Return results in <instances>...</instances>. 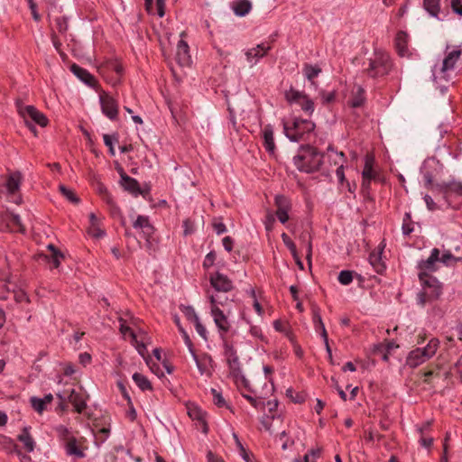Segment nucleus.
Masks as SVG:
<instances>
[{"instance_id": "a211bd4d", "label": "nucleus", "mask_w": 462, "mask_h": 462, "mask_svg": "<svg viewBox=\"0 0 462 462\" xmlns=\"http://www.w3.org/2000/svg\"><path fill=\"white\" fill-rule=\"evenodd\" d=\"M121 180L120 183L125 190L137 197L138 195L144 196V192L140 189L138 181L128 176L123 171L120 172Z\"/></svg>"}, {"instance_id": "7c9ffc66", "label": "nucleus", "mask_w": 462, "mask_h": 462, "mask_svg": "<svg viewBox=\"0 0 462 462\" xmlns=\"http://www.w3.org/2000/svg\"><path fill=\"white\" fill-rule=\"evenodd\" d=\"M313 323H314V327H315V329L316 331H320V335L323 338L324 341H327V330L325 328V325L322 321V319H321V316L319 314V311L318 309H314L313 310Z\"/></svg>"}, {"instance_id": "0e129e2a", "label": "nucleus", "mask_w": 462, "mask_h": 462, "mask_svg": "<svg viewBox=\"0 0 462 462\" xmlns=\"http://www.w3.org/2000/svg\"><path fill=\"white\" fill-rule=\"evenodd\" d=\"M103 140L105 144L109 148V152L112 155H115V149L113 147L112 137L109 134H104Z\"/></svg>"}, {"instance_id": "423d86ee", "label": "nucleus", "mask_w": 462, "mask_h": 462, "mask_svg": "<svg viewBox=\"0 0 462 462\" xmlns=\"http://www.w3.org/2000/svg\"><path fill=\"white\" fill-rule=\"evenodd\" d=\"M439 346V339L432 337L426 346L411 351L407 356L406 364L411 367H417L431 358L436 354Z\"/></svg>"}, {"instance_id": "603ef678", "label": "nucleus", "mask_w": 462, "mask_h": 462, "mask_svg": "<svg viewBox=\"0 0 462 462\" xmlns=\"http://www.w3.org/2000/svg\"><path fill=\"white\" fill-rule=\"evenodd\" d=\"M194 326H195V328H196V331L197 333L205 340L208 339V337H207V329L206 328L201 324L200 320H197L194 322Z\"/></svg>"}, {"instance_id": "a878e982", "label": "nucleus", "mask_w": 462, "mask_h": 462, "mask_svg": "<svg viewBox=\"0 0 462 462\" xmlns=\"http://www.w3.org/2000/svg\"><path fill=\"white\" fill-rule=\"evenodd\" d=\"M232 9L237 16H245L251 11L252 4L248 0H237L233 3Z\"/></svg>"}, {"instance_id": "39448f33", "label": "nucleus", "mask_w": 462, "mask_h": 462, "mask_svg": "<svg viewBox=\"0 0 462 462\" xmlns=\"http://www.w3.org/2000/svg\"><path fill=\"white\" fill-rule=\"evenodd\" d=\"M315 124L307 119L294 118L291 123L283 122V132L291 142H300L314 130Z\"/></svg>"}, {"instance_id": "4c0bfd02", "label": "nucleus", "mask_w": 462, "mask_h": 462, "mask_svg": "<svg viewBox=\"0 0 462 462\" xmlns=\"http://www.w3.org/2000/svg\"><path fill=\"white\" fill-rule=\"evenodd\" d=\"M337 279L342 285H348L353 281V272L347 270L341 271Z\"/></svg>"}, {"instance_id": "13d9d810", "label": "nucleus", "mask_w": 462, "mask_h": 462, "mask_svg": "<svg viewBox=\"0 0 462 462\" xmlns=\"http://www.w3.org/2000/svg\"><path fill=\"white\" fill-rule=\"evenodd\" d=\"M451 8L454 13L462 15V3L461 0H451Z\"/></svg>"}, {"instance_id": "2eb2a0df", "label": "nucleus", "mask_w": 462, "mask_h": 462, "mask_svg": "<svg viewBox=\"0 0 462 462\" xmlns=\"http://www.w3.org/2000/svg\"><path fill=\"white\" fill-rule=\"evenodd\" d=\"M57 395L62 402L68 400L72 403L79 413H81L86 408V401L84 397L74 389H71L67 396L61 393H58Z\"/></svg>"}, {"instance_id": "c03bdc74", "label": "nucleus", "mask_w": 462, "mask_h": 462, "mask_svg": "<svg viewBox=\"0 0 462 462\" xmlns=\"http://www.w3.org/2000/svg\"><path fill=\"white\" fill-rule=\"evenodd\" d=\"M31 404H32V408L39 413H42L44 411L45 406H46V404L43 402V401L41 398H37V397L31 398Z\"/></svg>"}, {"instance_id": "393cba45", "label": "nucleus", "mask_w": 462, "mask_h": 462, "mask_svg": "<svg viewBox=\"0 0 462 462\" xmlns=\"http://www.w3.org/2000/svg\"><path fill=\"white\" fill-rule=\"evenodd\" d=\"M22 182V174L19 171L9 175L6 182V188L10 194H14L19 190Z\"/></svg>"}, {"instance_id": "6e6552de", "label": "nucleus", "mask_w": 462, "mask_h": 462, "mask_svg": "<svg viewBox=\"0 0 462 462\" xmlns=\"http://www.w3.org/2000/svg\"><path fill=\"white\" fill-rule=\"evenodd\" d=\"M209 301L211 303V315L214 319V322L218 328L221 337L229 331L230 325L227 318L223 311L217 307V305H223L224 302L217 295H208Z\"/></svg>"}, {"instance_id": "a19ab883", "label": "nucleus", "mask_w": 462, "mask_h": 462, "mask_svg": "<svg viewBox=\"0 0 462 462\" xmlns=\"http://www.w3.org/2000/svg\"><path fill=\"white\" fill-rule=\"evenodd\" d=\"M9 221L17 228V231L21 233H23L25 231V228L22 224V220L19 215L11 213L9 217Z\"/></svg>"}, {"instance_id": "0eeeda50", "label": "nucleus", "mask_w": 462, "mask_h": 462, "mask_svg": "<svg viewBox=\"0 0 462 462\" xmlns=\"http://www.w3.org/2000/svg\"><path fill=\"white\" fill-rule=\"evenodd\" d=\"M225 356L226 357L228 368L231 376L235 379L237 384H242L245 388H248V380L243 375L240 362L236 355V350L232 346L227 343L224 344Z\"/></svg>"}, {"instance_id": "680f3d73", "label": "nucleus", "mask_w": 462, "mask_h": 462, "mask_svg": "<svg viewBox=\"0 0 462 462\" xmlns=\"http://www.w3.org/2000/svg\"><path fill=\"white\" fill-rule=\"evenodd\" d=\"M286 437V432L283 430L282 431L279 435H278V439L280 441L282 442V449H287V448L290 446V445H292L293 444V441L291 440V442L288 440V439H283L284 438Z\"/></svg>"}, {"instance_id": "e2e57ef3", "label": "nucleus", "mask_w": 462, "mask_h": 462, "mask_svg": "<svg viewBox=\"0 0 462 462\" xmlns=\"http://www.w3.org/2000/svg\"><path fill=\"white\" fill-rule=\"evenodd\" d=\"M213 228H214V231L217 234V235H221L223 233H225L226 231V225L222 222H217L215 221L213 223Z\"/></svg>"}, {"instance_id": "a18cd8bd", "label": "nucleus", "mask_w": 462, "mask_h": 462, "mask_svg": "<svg viewBox=\"0 0 462 462\" xmlns=\"http://www.w3.org/2000/svg\"><path fill=\"white\" fill-rule=\"evenodd\" d=\"M183 313L186 316V318L193 323L199 319L195 310L190 306L184 307Z\"/></svg>"}, {"instance_id": "f257e3e1", "label": "nucleus", "mask_w": 462, "mask_h": 462, "mask_svg": "<svg viewBox=\"0 0 462 462\" xmlns=\"http://www.w3.org/2000/svg\"><path fill=\"white\" fill-rule=\"evenodd\" d=\"M322 160L323 154L310 145L301 147L299 153L293 158L297 169L307 173L319 171Z\"/></svg>"}, {"instance_id": "7ed1b4c3", "label": "nucleus", "mask_w": 462, "mask_h": 462, "mask_svg": "<svg viewBox=\"0 0 462 462\" xmlns=\"http://www.w3.org/2000/svg\"><path fill=\"white\" fill-rule=\"evenodd\" d=\"M422 291L417 295V303L425 306L426 302L436 300L442 293V286L436 277L426 273H419Z\"/></svg>"}, {"instance_id": "4468645a", "label": "nucleus", "mask_w": 462, "mask_h": 462, "mask_svg": "<svg viewBox=\"0 0 462 462\" xmlns=\"http://www.w3.org/2000/svg\"><path fill=\"white\" fill-rule=\"evenodd\" d=\"M271 50V45L265 42H262L254 48L245 51V55L246 60L251 66L255 65L267 52Z\"/></svg>"}, {"instance_id": "79ce46f5", "label": "nucleus", "mask_w": 462, "mask_h": 462, "mask_svg": "<svg viewBox=\"0 0 462 462\" xmlns=\"http://www.w3.org/2000/svg\"><path fill=\"white\" fill-rule=\"evenodd\" d=\"M59 189L61 192V194L64 197H66L69 201H71L73 203H76L79 201V199L77 198L75 193L71 189H68L66 186L60 185Z\"/></svg>"}, {"instance_id": "49530a36", "label": "nucleus", "mask_w": 462, "mask_h": 462, "mask_svg": "<svg viewBox=\"0 0 462 462\" xmlns=\"http://www.w3.org/2000/svg\"><path fill=\"white\" fill-rule=\"evenodd\" d=\"M211 393H212V396H213V402L218 406V407H223L226 405V401L225 399L223 398L222 394L217 392L216 389H211Z\"/></svg>"}, {"instance_id": "6ab92c4d", "label": "nucleus", "mask_w": 462, "mask_h": 462, "mask_svg": "<svg viewBox=\"0 0 462 462\" xmlns=\"http://www.w3.org/2000/svg\"><path fill=\"white\" fill-rule=\"evenodd\" d=\"M133 226L134 229H140L143 234V237L147 241L154 231L152 225L150 223L149 218L146 216H138L133 223Z\"/></svg>"}, {"instance_id": "1a4fd4ad", "label": "nucleus", "mask_w": 462, "mask_h": 462, "mask_svg": "<svg viewBox=\"0 0 462 462\" xmlns=\"http://www.w3.org/2000/svg\"><path fill=\"white\" fill-rule=\"evenodd\" d=\"M19 113L24 118L25 124L28 126V128L34 134H36V128L32 125V123L29 122V119L38 124L42 127L46 126L48 124L47 117L32 106H19Z\"/></svg>"}, {"instance_id": "f03ea898", "label": "nucleus", "mask_w": 462, "mask_h": 462, "mask_svg": "<svg viewBox=\"0 0 462 462\" xmlns=\"http://www.w3.org/2000/svg\"><path fill=\"white\" fill-rule=\"evenodd\" d=\"M364 64L365 66L364 71L373 79L388 75L393 67L388 53L381 50H375Z\"/></svg>"}, {"instance_id": "e433bc0d", "label": "nucleus", "mask_w": 462, "mask_h": 462, "mask_svg": "<svg viewBox=\"0 0 462 462\" xmlns=\"http://www.w3.org/2000/svg\"><path fill=\"white\" fill-rule=\"evenodd\" d=\"M133 380L137 384V386L143 391L149 390L152 388L149 380L144 375L139 373H134L133 374Z\"/></svg>"}, {"instance_id": "de8ad7c7", "label": "nucleus", "mask_w": 462, "mask_h": 462, "mask_svg": "<svg viewBox=\"0 0 462 462\" xmlns=\"http://www.w3.org/2000/svg\"><path fill=\"white\" fill-rule=\"evenodd\" d=\"M319 95L323 104L332 103L336 98L335 91L327 92L322 90L319 92Z\"/></svg>"}, {"instance_id": "5fc2aeb1", "label": "nucleus", "mask_w": 462, "mask_h": 462, "mask_svg": "<svg viewBox=\"0 0 462 462\" xmlns=\"http://www.w3.org/2000/svg\"><path fill=\"white\" fill-rule=\"evenodd\" d=\"M274 222V215L272 212H268L264 220V225L267 231H271L273 229Z\"/></svg>"}, {"instance_id": "052dcab7", "label": "nucleus", "mask_w": 462, "mask_h": 462, "mask_svg": "<svg viewBox=\"0 0 462 462\" xmlns=\"http://www.w3.org/2000/svg\"><path fill=\"white\" fill-rule=\"evenodd\" d=\"M235 438L236 439V442H237V445L240 448V454L241 456L243 457V458L245 459V461L246 462H252V459H251V457L250 455L246 452V450L245 449V448L242 446V444L239 442L237 437L235 435Z\"/></svg>"}, {"instance_id": "338daca9", "label": "nucleus", "mask_w": 462, "mask_h": 462, "mask_svg": "<svg viewBox=\"0 0 462 462\" xmlns=\"http://www.w3.org/2000/svg\"><path fill=\"white\" fill-rule=\"evenodd\" d=\"M222 243L227 252L232 251L234 241L230 236L224 237Z\"/></svg>"}, {"instance_id": "dca6fc26", "label": "nucleus", "mask_w": 462, "mask_h": 462, "mask_svg": "<svg viewBox=\"0 0 462 462\" xmlns=\"http://www.w3.org/2000/svg\"><path fill=\"white\" fill-rule=\"evenodd\" d=\"M440 251L438 248H433L428 259L422 260L418 263L420 273H431L437 270V262L439 259Z\"/></svg>"}, {"instance_id": "f3484780", "label": "nucleus", "mask_w": 462, "mask_h": 462, "mask_svg": "<svg viewBox=\"0 0 462 462\" xmlns=\"http://www.w3.org/2000/svg\"><path fill=\"white\" fill-rule=\"evenodd\" d=\"M384 244L382 242L376 249L371 252L369 263L377 273H383L385 270V263L382 260V254L384 249Z\"/></svg>"}, {"instance_id": "6e6d98bb", "label": "nucleus", "mask_w": 462, "mask_h": 462, "mask_svg": "<svg viewBox=\"0 0 462 462\" xmlns=\"http://www.w3.org/2000/svg\"><path fill=\"white\" fill-rule=\"evenodd\" d=\"M419 442L422 447L430 448L433 443V438L428 437L427 435H420Z\"/></svg>"}, {"instance_id": "3c124183", "label": "nucleus", "mask_w": 462, "mask_h": 462, "mask_svg": "<svg viewBox=\"0 0 462 462\" xmlns=\"http://www.w3.org/2000/svg\"><path fill=\"white\" fill-rule=\"evenodd\" d=\"M189 415L191 419L198 420H203V418H204V414H203L202 411H200L199 409H198L196 407L189 408Z\"/></svg>"}, {"instance_id": "ddd939ff", "label": "nucleus", "mask_w": 462, "mask_h": 462, "mask_svg": "<svg viewBox=\"0 0 462 462\" xmlns=\"http://www.w3.org/2000/svg\"><path fill=\"white\" fill-rule=\"evenodd\" d=\"M209 282L211 286L217 292H228L233 289L232 281L225 274L217 272L211 273L209 276Z\"/></svg>"}, {"instance_id": "20e7f679", "label": "nucleus", "mask_w": 462, "mask_h": 462, "mask_svg": "<svg viewBox=\"0 0 462 462\" xmlns=\"http://www.w3.org/2000/svg\"><path fill=\"white\" fill-rule=\"evenodd\" d=\"M461 54L462 51L458 47L450 51L449 47H447L441 64L439 66L436 65L432 70L435 79L451 80Z\"/></svg>"}, {"instance_id": "72a5a7b5", "label": "nucleus", "mask_w": 462, "mask_h": 462, "mask_svg": "<svg viewBox=\"0 0 462 462\" xmlns=\"http://www.w3.org/2000/svg\"><path fill=\"white\" fill-rule=\"evenodd\" d=\"M461 260V256H456L449 250H447L443 252L441 256L439 255V262L444 263L447 266H452Z\"/></svg>"}, {"instance_id": "ea45409f", "label": "nucleus", "mask_w": 462, "mask_h": 462, "mask_svg": "<svg viewBox=\"0 0 462 462\" xmlns=\"http://www.w3.org/2000/svg\"><path fill=\"white\" fill-rule=\"evenodd\" d=\"M282 242L284 243V245L288 247V249L292 254L293 257L296 258L297 257L296 245L292 242V240L290 238V236L287 234L282 233Z\"/></svg>"}, {"instance_id": "69168bd1", "label": "nucleus", "mask_w": 462, "mask_h": 462, "mask_svg": "<svg viewBox=\"0 0 462 462\" xmlns=\"http://www.w3.org/2000/svg\"><path fill=\"white\" fill-rule=\"evenodd\" d=\"M250 334L255 338L263 339V337L262 329L256 326H252L250 328Z\"/></svg>"}, {"instance_id": "5701e85b", "label": "nucleus", "mask_w": 462, "mask_h": 462, "mask_svg": "<svg viewBox=\"0 0 462 462\" xmlns=\"http://www.w3.org/2000/svg\"><path fill=\"white\" fill-rule=\"evenodd\" d=\"M373 162L374 158L372 156L366 155L365 167L362 172L363 176V188L367 189L370 185V181L375 178V173L373 170Z\"/></svg>"}, {"instance_id": "37998d69", "label": "nucleus", "mask_w": 462, "mask_h": 462, "mask_svg": "<svg viewBox=\"0 0 462 462\" xmlns=\"http://www.w3.org/2000/svg\"><path fill=\"white\" fill-rule=\"evenodd\" d=\"M88 234L96 238H101L105 236V231L100 227V224H93L88 227Z\"/></svg>"}, {"instance_id": "9b49d317", "label": "nucleus", "mask_w": 462, "mask_h": 462, "mask_svg": "<svg viewBox=\"0 0 462 462\" xmlns=\"http://www.w3.org/2000/svg\"><path fill=\"white\" fill-rule=\"evenodd\" d=\"M99 102L101 106L102 113L108 117L110 120H116L118 116V103L117 101L107 92H99Z\"/></svg>"}, {"instance_id": "4be33fe9", "label": "nucleus", "mask_w": 462, "mask_h": 462, "mask_svg": "<svg viewBox=\"0 0 462 462\" xmlns=\"http://www.w3.org/2000/svg\"><path fill=\"white\" fill-rule=\"evenodd\" d=\"M64 448L68 456H71L76 458H83L85 457V453L75 437L65 442Z\"/></svg>"}, {"instance_id": "4d7b16f0", "label": "nucleus", "mask_w": 462, "mask_h": 462, "mask_svg": "<svg viewBox=\"0 0 462 462\" xmlns=\"http://www.w3.org/2000/svg\"><path fill=\"white\" fill-rule=\"evenodd\" d=\"M51 263L54 268H58L60 263V258L63 257L62 254L60 251H54V254H51Z\"/></svg>"}, {"instance_id": "c756f323", "label": "nucleus", "mask_w": 462, "mask_h": 462, "mask_svg": "<svg viewBox=\"0 0 462 462\" xmlns=\"http://www.w3.org/2000/svg\"><path fill=\"white\" fill-rule=\"evenodd\" d=\"M302 71L306 79L310 81L311 85L315 86L313 79L319 75L321 69L318 65L313 66L306 63L303 66Z\"/></svg>"}, {"instance_id": "b1692460", "label": "nucleus", "mask_w": 462, "mask_h": 462, "mask_svg": "<svg viewBox=\"0 0 462 462\" xmlns=\"http://www.w3.org/2000/svg\"><path fill=\"white\" fill-rule=\"evenodd\" d=\"M263 146L265 150L270 153L273 154L275 152V143L273 137V129L271 125H267L263 127Z\"/></svg>"}, {"instance_id": "aec40b11", "label": "nucleus", "mask_w": 462, "mask_h": 462, "mask_svg": "<svg viewBox=\"0 0 462 462\" xmlns=\"http://www.w3.org/2000/svg\"><path fill=\"white\" fill-rule=\"evenodd\" d=\"M176 60L182 67L189 66L191 62L189 47L183 39H180L177 44Z\"/></svg>"}, {"instance_id": "9d476101", "label": "nucleus", "mask_w": 462, "mask_h": 462, "mask_svg": "<svg viewBox=\"0 0 462 462\" xmlns=\"http://www.w3.org/2000/svg\"><path fill=\"white\" fill-rule=\"evenodd\" d=\"M286 99L300 106L309 116L314 112V102L304 92L291 88L285 94Z\"/></svg>"}, {"instance_id": "8fccbe9b", "label": "nucleus", "mask_w": 462, "mask_h": 462, "mask_svg": "<svg viewBox=\"0 0 462 462\" xmlns=\"http://www.w3.org/2000/svg\"><path fill=\"white\" fill-rule=\"evenodd\" d=\"M55 22L60 32L63 33L68 30V21L65 17H57Z\"/></svg>"}, {"instance_id": "f8f14e48", "label": "nucleus", "mask_w": 462, "mask_h": 462, "mask_svg": "<svg viewBox=\"0 0 462 462\" xmlns=\"http://www.w3.org/2000/svg\"><path fill=\"white\" fill-rule=\"evenodd\" d=\"M190 355H191L194 362L196 363V365L198 367V370H199L200 375H204L208 378L211 377L212 366H213L212 357L207 353L198 356L196 354V351H193V353H190Z\"/></svg>"}, {"instance_id": "cd10ccee", "label": "nucleus", "mask_w": 462, "mask_h": 462, "mask_svg": "<svg viewBox=\"0 0 462 462\" xmlns=\"http://www.w3.org/2000/svg\"><path fill=\"white\" fill-rule=\"evenodd\" d=\"M423 8L430 16L439 19L440 0H423Z\"/></svg>"}, {"instance_id": "c9c22d12", "label": "nucleus", "mask_w": 462, "mask_h": 462, "mask_svg": "<svg viewBox=\"0 0 462 462\" xmlns=\"http://www.w3.org/2000/svg\"><path fill=\"white\" fill-rule=\"evenodd\" d=\"M365 91L361 87H357L356 91L353 93V97L349 101L352 107H359L365 102Z\"/></svg>"}, {"instance_id": "bf43d9fd", "label": "nucleus", "mask_w": 462, "mask_h": 462, "mask_svg": "<svg viewBox=\"0 0 462 462\" xmlns=\"http://www.w3.org/2000/svg\"><path fill=\"white\" fill-rule=\"evenodd\" d=\"M424 201L426 203L427 208L430 211H434L438 208L436 203L432 199V198L430 195L424 196Z\"/></svg>"}, {"instance_id": "f704fd0d", "label": "nucleus", "mask_w": 462, "mask_h": 462, "mask_svg": "<svg viewBox=\"0 0 462 462\" xmlns=\"http://www.w3.org/2000/svg\"><path fill=\"white\" fill-rule=\"evenodd\" d=\"M442 190L445 196L455 193L456 195L462 196V182L452 181L443 185Z\"/></svg>"}, {"instance_id": "09e8293b", "label": "nucleus", "mask_w": 462, "mask_h": 462, "mask_svg": "<svg viewBox=\"0 0 462 462\" xmlns=\"http://www.w3.org/2000/svg\"><path fill=\"white\" fill-rule=\"evenodd\" d=\"M179 331L180 332V334L183 337L184 343L187 346L189 353H193V351H195V349H194V346H193V344H192V341H191L189 336L188 335V333L185 331V329L182 327H180Z\"/></svg>"}, {"instance_id": "774afa93", "label": "nucleus", "mask_w": 462, "mask_h": 462, "mask_svg": "<svg viewBox=\"0 0 462 462\" xmlns=\"http://www.w3.org/2000/svg\"><path fill=\"white\" fill-rule=\"evenodd\" d=\"M431 421H426L422 425L417 427L420 435H426V431L430 429Z\"/></svg>"}, {"instance_id": "c85d7f7f", "label": "nucleus", "mask_w": 462, "mask_h": 462, "mask_svg": "<svg viewBox=\"0 0 462 462\" xmlns=\"http://www.w3.org/2000/svg\"><path fill=\"white\" fill-rule=\"evenodd\" d=\"M131 337H132V341H133L134 345L135 346V348L138 351V353L145 359L146 364L150 366L151 370L153 371V366H152L150 365L151 358L145 357L147 349H146V346H145L144 342L143 341V338H142V340H138V337L134 332H131Z\"/></svg>"}, {"instance_id": "bb28decb", "label": "nucleus", "mask_w": 462, "mask_h": 462, "mask_svg": "<svg viewBox=\"0 0 462 462\" xmlns=\"http://www.w3.org/2000/svg\"><path fill=\"white\" fill-rule=\"evenodd\" d=\"M407 42L408 35L404 32H399L395 37V47L402 57L408 53Z\"/></svg>"}, {"instance_id": "864d4df0", "label": "nucleus", "mask_w": 462, "mask_h": 462, "mask_svg": "<svg viewBox=\"0 0 462 462\" xmlns=\"http://www.w3.org/2000/svg\"><path fill=\"white\" fill-rule=\"evenodd\" d=\"M216 258H217L216 253L209 252L204 259L203 266L205 268H209L210 266H212L214 264Z\"/></svg>"}, {"instance_id": "58836bf2", "label": "nucleus", "mask_w": 462, "mask_h": 462, "mask_svg": "<svg viewBox=\"0 0 462 462\" xmlns=\"http://www.w3.org/2000/svg\"><path fill=\"white\" fill-rule=\"evenodd\" d=\"M56 432L58 433L59 438L62 441H64V443L74 437L71 435L69 429L63 425H59L58 427H56Z\"/></svg>"}, {"instance_id": "473e14b6", "label": "nucleus", "mask_w": 462, "mask_h": 462, "mask_svg": "<svg viewBox=\"0 0 462 462\" xmlns=\"http://www.w3.org/2000/svg\"><path fill=\"white\" fill-rule=\"evenodd\" d=\"M274 204L277 208L276 212H289L291 208V200L283 195L275 196Z\"/></svg>"}, {"instance_id": "2f4dec72", "label": "nucleus", "mask_w": 462, "mask_h": 462, "mask_svg": "<svg viewBox=\"0 0 462 462\" xmlns=\"http://www.w3.org/2000/svg\"><path fill=\"white\" fill-rule=\"evenodd\" d=\"M19 441L23 444L24 448L28 452H32L34 449V440L30 435L28 429L24 428L22 433L18 436Z\"/></svg>"}, {"instance_id": "412c9836", "label": "nucleus", "mask_w": 462, "mask_h": 462, "mask_svg": "<svg viewBox=\"0 0 462 462\" xmlns=\"http://www.w3.org/2000/svg\"><path fill=\"white\" fill-rule=\"evenodd\" d=\"M71 72L82 80L85 84L89 87L96 88L97 80L93 75H91L87 69L81 68L77 64H73L70 67Z\"/></svg>"}]
</instances>
